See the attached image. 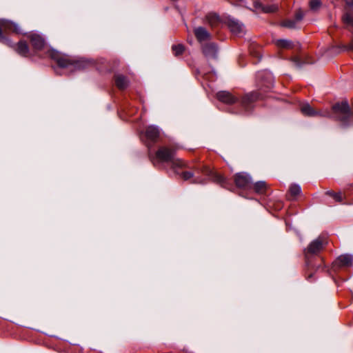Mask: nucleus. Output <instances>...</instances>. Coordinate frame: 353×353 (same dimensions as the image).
<instances>
[{
	"instance_id": "4",
	"label": "nucleus",
	"mask_w": 353,
	"mask_h": 353,
	"mask_svg": "<svg viewBox=\"0 0 353 353\" xmlns=\"http://www.w3.org/2000/svg\"><path fill=\"white\" fill-rule=\"evenodd\" d=\"M149 158L154 165L159 163H172L173 168H182L186 165V162L181 159L175 158V150L172 148L163 146L159 148L155 154L149 152Z\"/></svg>"
},
{
	"instance_id": "22",
	"label": "nucleus",
	"mask_w": 353,
	"mask_h": 353,
	"mask_svg": "<svg viewBox=\"0 0 353 353\" xmlns=\"http://www.w3.org/2000/svg\"><path fill=\"white\" fill-rule=\"evenodd\" d=\"M172 50L175 56H179L183 52L184 47L181 44L174 45L172 47Z\"/></svg>"
},
{
	"instance_id": "28",
	"label": "nucleus",
	"mask_w": 353,
	"mask_h": 353,
	"mask_svg": "<svg viewBox=\"0 0 353 353\" xmlns=\"http://www.w3.org/2000/svg\"><path fill=\"white\" fill-rule=\"evenodd\" d=\"M312 274H308V275L307 276V279L308 281H310V279L312 278Z\"/></svg>"
},
{
	"instance_id": "14",
	"label": "nucleus",
	"mask_w": 353,
	"mask_h": 353,
	"mask_svg": "<svg viewBox=\"0 0 353 353\" xmlns=\"http://www.w3.org/2000/svg\"><path fill=\"white\" fill-rule=\"evenodd\" d=\"M202 50L206 57L214 58L216 57L217 47L214 43L202 45Z\"/></svg>"
},
{
	"instance_id": "24",
	"label": "nucleus",
	"mask_w": 353,
	"mask_h": 353,
	"mask_svg": "<svg viewBox=\"0 0 353 353\" xmlns=\"http://www.w3.org/2000/svg\"><path fill=\"white\" fill-rule=\"evenodd\" d=\"M321 6V3L319 0H312L310 2V9L313 11H317Z\"/></svg>"
},
{
	"instance_id": "23",
	"label": "nucleus",
	"mask_w": 353,
	"mask_h": 353,
	"mask_svg": "<svg viewBox=\"0 0 353 353\" xmlns=\"http://www.w3.org/2000/svg\"><path fill=\"white\" fill-rule=\"evenodd\" d=\"M327 195L332 196L335 201L338 202L342 201V195L341 192H334L332 191H327L325 192Z\"/></svg>"
},
{
	"instance_id": "6",
	"label": "nucleus",
	"mask_w": 353,
	"mask_h": 353,
	"mask_svg": "<svg viewBox=\"0 0 353 353\" xmlns=\"http://www.w3.org/2000/svg\"><path fill=\"white\" fill-rule=\"evenodd\" d=\"M327 238L321 236L310 243L305 250V254L307 257L310 254H316L327 245Z\"/></svg>"
},
{
	"instance_id": "10",
	"label": "nucleus",
	"mask_w": 353,
	"mask_h": 353,
	"mask_svg": "<svg viewBox=\"0 0 353 353\" xmlns=\"http://www.w3.org/2000/svg\"><path fill=\"white\" fill-rule=\"evenodd\" d=\"M301 112L306 116L309 117H328L330 113L327 111H316L314 110L309 104H303L301 108Z\"/></svg>"
},
{
	"instance_id": "5",
	"label": "nucleus",
	"mask_w": 353,
	"mask_h": 353,
	"mask_svg": "<svg viewBox=\"0 0 353 353\" xmlns=\"http://www.w3.org/2000/svg\"><path fill=\"white\" fill-rule=\"evenodd\" d=\"M261 99L262 96L258 92H252L241 98L240 105L245 112H250L254 108V103Z\"/></svg>"
},
{
	"instance_id": "11",
	"label": "nucleus",
	"mask_w": 353,
	"mask_h": 353,
	"mask_svg": "<svg viewBox=\"0 0 353 353\" xmlns=\"http://www.w3.org/2000/svg\"><path fill=\"white\" fill-rule=\"evenodd\" d=\"M234 182L239 188H248L250 186L251 179L247 174L239 173L234 176Z\"/></svg>"
},
{
	"instance_id": "7",
	"label": "nucleus",
	"mask_w": 353,
	"mask_h": 353,
	"mask_svg": "<svg viewBox=\"0 0 353 353\" xmlns=\"http://www.w3.org/2000/svg\"><path fill=\"white\" fill-rule=\"evenodd\" d=\"M225 23L233 34L241 37L245 33L244 26L239 21L228 18Z\"/></svg>"
},
{
	"instance_id": "20",
	"label": "nucleus",
	"mask_w": 353,
	"mask_h": 353,
	"mask_svg": "<svg viewBox=\"0 0 353 353\" xmlns=\"http://www.w3.org/2000/svg\"><path fill=\"white\" fill-rule=\"evenodd\" d=\"M343 21L352 32H353V13L347 12L343 17Z\"/></svg>"
},
{
	"instance_id": "3",
	"label": "nucleus",
	"mask_w": 353,
	"mask_h": 353,
	"mask_svg": "<svg viewBox=\"0 0 353 353\" xmlns=\"http://www.w3.org/2000/svg\"><path fill=\"white\" fill-rule=\"evenodd\" d=\"M22 33V29L19 24L10 20L0 19V42L14 48L19 54L27 57L29 54L28 43L25 41L21 40L14 45L7 37L9 34H20Z\"/></svg>"
},
{
	"instance_id": "2",
	"label": "nucleus",
	"mask_w": 353,
	"mask_h": 353,
	"mask_svg": "<svg viewBox=\"0 0 353 353\" xmlns=\"http://www.w3.org/2000/svg\"><path fill=\"white\" fill-rule=\"evenodd\" d=\"M32 48L36 51L47 50L48 56L54 59L61 68H71L74 70H80L83 63L81 61H73L68 56L64 55L53 49H48L44 39L37 33H30L27 35Z\"/></svg>"
},
{
	"instance_id": "21",
	"label": "nucleus",
	"mask_w": 353,
	"mask_h": 353,
	"mask_svg": "<svg viewBox=\"0 0 353 353\" xmlns=\"http://www.w3.org/2000/svg\"><path fill=\"white\" fill-rule=\"evenodd\" d=\"M275 43L278 48H281L290 49V48H292V43L288 40L279 39V40L276 41Z\"/></svg>"
},
{
	"instance_id": "16",
	"label": "nucleus",
	"mask_w": 353,
	"mask_h": 353,
	"mask_svg": "<svg viewBox=\"0 0 353 353\" xmlns=\"http://www.w3.org/2000/svg\"><path fill=\"white\" fill-rule=\"evenodd\" d=\"M254 6L256 10H261L265 13L274 12L277 10L278 7L276 5L263 6L260 2L255 1Z\"/></svg>"
},
{
	"instance_id": "19",
	"label": "nucleus",
	"mask_w": 353,
	"mask_h": 353,
	"mask_svg": "<svg viewBox=\"0 0 353 353\" xmlns=\"http://www.w3.org/2000/svg\"><path fill=\"white\" fill-rule=\"evenodd\" d=\"M301 192V187L296 184H292L288 190V195L291 199H295Z\"/></svg>"
},
{
	"instance_id": "25",
	"label": "nucleus",
	"mask_w": 353,
	"mask_h": 353,
	"mask_svg": "<svg viewBox=\"0 0 353 353\" xmlns=\"http://www.w3.org/2000/svg\"><path fill=\"white\" fill-rule=\"evenodd\" d=\"M297 21L294 20H286L282 23L283 26L287 27L289 28H296V23Z\"/></svg>"
},
{
	"instance_id": "27",
	"label": "nucleus",
	"mask_w": 353,
	"mask_h": 353,
	"mask_svg": "<svg viewBox=\"0 0 353 353\" xmlns=\"http://www.w3.org/2000/svg\"><path fill=\"white\" fill-rule=\"evenodd\" d=\"M352 33H353V32H352ZM349 48L350 50H353V39H352V41H351V43H350Z\"/></svg>"
},
{
	"instance_id": "9",
	"label": "nucleus",
	"mask_w": 353,
	"mask_h": 353,
	"mask_svg": "<svg viewBox=\"0 0 353 353\" xmlns=\"http://www.w3.org/2000/svg\"><path fill=\"white\" fill-rule=\"evenodd\" d=\"M353 263V259L351 255L344 254L339 256L333 263L334 269L352 266Z\"/></svg>"
},
{
	"instance_id": "1",
	"label": "nucleus",
	"mask_w": 353,
	"mask_h": 353,
	"mask_svg": "<svg viewBox=\"0 0 353 353\" xmlns=\"http://www.w3.org/2000/svg\"><path fill=\"white\" fill-rule=\"evenodd\" d=\"M184 168L190 169V171H184L181 174L183 179L191 180L193 183L203 184L211 179L216 183L223 184L225 179L223 176L214 172L209 166L205 164H188ZM183 168V167L182 168Z\"/></svg>"
},
{
	"instance_id": "18",
	"label": "nucleus",
	"mask_w": 353,
	"mask_h": 353,
	"mask_svg": "<svg viewBox=\"0 0 353 353\" xmlns=\"http://www.w3.org/2000/svg\"><path fill=\"white\" fill-rule=\"evenodd\" d=\"M253 189L255 192L264 194L267 192L268 185L265 181H258L254 184Z\"/></svg>"
},
{
	"instance_id": "13",
	"label": "nucleus",
	"mask_w": 353,
	"mask_h": 353,
	"mask_svg": "<svg viewBox=\"0 0 353 353\" xmlns=\"http://www.w3.org/2000/svg\"><path fill=\"white\" fill-rule=\"evenodd\" d=\"M159 130L157 127L148 126L145 131V137L148 141L156 142L159 137Z\"/></svg>"
},
{
	"instance_id": "8",
	"label": "nucleus",
	"mask_w": 353,
	"mask_h": 353,
	"mask_svg": "<svg viewBox=\"0 0 353 353\" xmlns=\"http://www.w3.org/2000/svg\"><path fill=\"white\" fill-rule=\"evenodd\" d=\"M194 36L201 44L209 41L211 38V34L203 27H197L194 30Z\"/></svg>"
},
{
	"instance_id": "12",
	"label": "nucleus",
	"mask_w": 353,
	"mask_h": 353,
	"mask_svg": "<svg viewBox=\"0 0 353 353\" xmlns=\"http://www.w3.org/2000/svg\"><path fill=\"white\" fill-rule=\"evenodd\" d=\"M216 98L219 101L226 104H234L238 101V99L227 91H220L216 94Z\"/></svg>"
},
{
	"instance_id": "15",
	"label": "nucleus",
	"mask_w": 353,
	"mask_h": 353,
	"mask_svg": "<svg viewBox=\"0 0 353 353\" xmlns=\"http://www.w3.org/2000/svg\"><path fill=\"white\" fill-rule=\"evenodd\" d=\"M206 20L212 27H217L222 23V19L216 13H209L207 14Z\"/></svg>"
},
{
	"instance_id": "26",
	"label": "nucleus",
	"mask_w": 353,
	"mask_h": 353,
	"mask_svg": "<svg viewBox=\"0 0 353 353\" xmlns=\"http://www.w3.org/2000/svg\"><path fill=\"white\" fill-rule=\"evenodd\" d=\"M303 17V12L301 10H298L295 14V20L298 22L300 21Z\"/></svg>"
},
{
	"instance_id": "17",
	"label": "nucleus",
	"mask_w": 353,
	"mask_h": 353,
	"mask_svg": "<svg viewBox=\"0 0 353 353\" xmlns=\"http://www.w3.org/2000/svg\"><path fill=\"white\" fill-rule=\"evenodd\" d=\"M116 86L120 90L125 89L128 85V81L125 77L121 74H117L114 77Z\"/></svg>"
}]
</instances>
